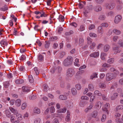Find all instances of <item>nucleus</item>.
Listing matches in <instances>:
<instances>
[{"mask_svg":"<svg viewBox=\"0 0 123 123\" xmlns=\"http://www.w3.org/2000/svg\"><path fill=\"white\" fill-rule=\"evenodd\" d=\"M75 73V72L73 69L71 68L68 69L66 71V78L67 79H69Z\"/></svg>","mask_w":123,"mask_h":123,"instance_id":"1","label":"nucleus"},{"mask_svg":"<svg viewBox=\"0 0 123 123\" xmlns=\"http://www.w3.org/2000/svg\"><path fill=\"white\" fill-rule=\"evenodd\" d=\"M73 59L72 57L68 56L63 62V64L66 66L70 65L73 62Z\"/></svg>","mask_w":123,"mask_h":123,"instance_id":"2","label":"nucleus"},{"mask_svg":"<svg viewBox=\"0 0 123 123\" xmlns=\"http://www.w3.org/2000/svg\"><path fill=\"white\" fill-rule=\"evenodd\" d=\"M115 77L116 76L114 75L113 74L111 73H108L106 75V80L107 81H109L111 80Z\"/></svg>","mask_w":123,"mask_h":123,"instance_id":"3","label":"nucleus"},{"mask_svg":"<svg viewBox=\"0 0 123 123\" xmlns=\"http://www.w3.org/2000/svg\"><path fill=\"white\" fill-rule=\"evenodd\" d=\"M122 19V16L120 15H118L115 17L114 22L115 24H117L120 22Z\"/></svg>","mask_w":123,"mask_h":123,"instance_id":"4","label":"nucleus"},{"mask_svg":"<svg viewBox=\"0 0 123 123\" xmlns=\"http://www.w3.org/2000/svg\"><path fill=\"white\" fill-rule=\"evenodd\" d=\"M67 115L66 117L65 120L67 122H69L70 120V112L69 110H68L67 112Z\"/></svg>","mask_w":123,"mask_h":123,"instance_id":"5","label":"nucleus"},{"mask_svg":"<svg viewBox=\"0 0 123 123\" xmlns=\"http://www.w3.org/2000/svg\"><path fill=\"white\" fill-rule=\"evenodd\" d=\"M97 32L98 35H102L104 33V30L102 27L98 26V28Z\"/></svg>","mask_w":123,"mask_h":123,"instance_id":"6","label":"nucleus"},{"mask_svg":"<svg viewBox=\"0 0 123 123\" xmlns=\"http://www.w3.org/2000/svg\"><path fill=\"white\" fill-rule=\"evenodd\" d=\"M107 8L110 9H113L115 6V5L114 3H110L109 4H107L106 5Z\"/></svg>","mask_w":123,"mask_h":123,"instance_id":"7","label":"nucleus"},{"mask_svg":"<svg viewBox=\"0 0 123 123\" xmlns=\"http://www.w3.org/2000/svg\"><path fill=\"white\" fill-rule=\"evenodd\" d=\"M93 106V103H90L89 105L84 110L85 112L87 113L89 110H91Z\"/></svg>","mask_w":123,"mask_h":123,"instance_id":"8","label":"nucleus"},{"mask_svg":"<svg viewBox=\"0 0 123 123\" xmlns=\"http://www.w3.org/2000/svg\"><path fill=\"white\" fill-rule=\"evenodd\" d=\"M110 105L109 103H106L104 107L105 108H102V110L103 111H105L107 114L109 113L107 109L109 107Z\"/></svg>","mask_w":123,"mask_h":123,"instance_id":"9","label":"nucleus"},{"mask_svg":"<svg viewBox=\"0 0 123 123\" xmlns=\"http://www.w3.org/2000/svg\"><path fill=\"white\" fill-rule=\"evenodd\" d=\"M21 100L19 99H17L15 101V105L18 107L20 106L21 104Z\"/></svg>","mask_w":123,"mask_h":123,"instance_id":"10","label":"nucleus"},{"mask_svg":"<svg viewBox=\"0 0 123 123\" xmlns=\"http://www.w3.org/2000/svg\"><path fill=\"white\" fill-rule=\"evenodd\" d=\"M66 110L67 109L66 108L64 107L62 109L57 110H56V112L58 113H65L66 112Z\"/></svg>","mask_w":123,"mask_h":123,"instance_id":"11","label":"nucleus"},{"mask_svg":"<svg viewBox=\"0 0 123 123\" xmlns=\"http://www.w3.org/2000/svg\"><path fill=\"white\" fill-rule=\"evenodd\" d=\"M118 47L117 46L113 47V50L114 51V54H116L117 53H120L121 51L120 49H118Z\"/></svg>","mask_w":123,"mask_h":123,"instance_id":"12","label":"nucleus"},{"mask_svg":"<svg viewBox=\"0 0 123 123\" xmlns=\"http://www.w3.org/2000/svg\"><path fill=\"white\" fill-rule=\"evenodd\" d=\"M16 118L18 120H22L23 118L21 114L18 113V112L16 114Z\"/></svg>","mask_w":123,"mask_h":123,"instance_id":"13","label":"nucleus"},{"mask_svg":"<svg viewBox=\"0 0 123 123\" xmlns=\"http://www.w3.org/2000/svg\"><path fill=\"white\" fill-rule=\"evenodd\" d=\"M99 55V53L98 52H95L93 54H91L90 55V56L92 57L96 58L98 57Z\"/></svg>","mask_w":123,"mask_h":123,"instance_id":"14","label":"nucleus"},{"mask_svg":"<svg viewBox=\"0 0 123 123\" xmlns=\"http://www.w3.org/2000/svg\"><path fill=\"white\" fill-rule=\"evenodd\" d=\"M94 10L96 12H99L102 10V8L100 6H95L94 8Z\"/></svg>","mask_w":123,"mask_h":123,"instance_id":"15","label":"nucleus"},{"mask_svg":"<svg viewBox=\"0 0 123 123\" xmlns=\"http://www.w3.org/2000/svg\"><path fill=\"white\" fill-rule=\"evenodd\" d=\"M88 88L90 91H93L94 90V87L93 85L92 84H90L88 85Z\"/></svg>","mask_w":123,"mask_h":123,"instance_id":"16","label":"nucleus"},{"mask_svg":"<svg viewBox=\"0 0 123 123\" xmlns=\"http://www.w3.org/2000/svg\"><path fill=\"white\" fill-rule=\"evenodd\" d=\"M113 31L114 33L117 35H119L120 34L121 32V31L116 29H113Z\"/></svg>","mask_w":123,"mask_h":123,"instance_id":"17","label":"nucleus"},{"mask_svg":"<svg viewBox=\"0 0 123 123\" xmlns=\"http://www.w3.org/2000/svg\"><path fill=\"white\" fill-rule=\"evenodd\" d=\"M98 74L96 73H93L91 76V79L93 80L94 78H97Z\"/></svg>","mask_w":123,"mask_h":123,"instance_id":"18","label":"nucleus"},{"mask_svg":"<svg viewBox=\"0 0 123 123\" xmlns=\"http://www.w3.org/2000/svg\"><path fill=\"white\" fill-rule=\"evenodd\" d=\"M0 43L1 45H3L4 46H7L8 44L7 42L5 40H1L0 42Z\"/></svg>","mask_w":123,"mask_h":123,"instance_id":"19","label":"nucleus"},{"mask_svg":"<svg viewBox=\"0 0 123 123\" xmlns=\"http://www.w3.org/2000/svg\"><path fill=\"white\" fill-rule=\"evenodd\" d=\"M9 108L11 112L15 114H16L18 112V111L17 110L12 107H10Z\"/></svg>","mask_w":123,"mask_h":123,"instance_id":"20","label":"nucleus"},{"mask_svg":"<svg viewBox=\"0 0 123 123\" xmlns=\"http://www.w3.org/2000/svg\"><path fill=\"white\" fill-rule=\"evenodd\" d=\"M33 112L35 113L39 114L40 113V109L37 107H35L34 109Z\"/></svg>","mask_w":123,"mask_h":123,"instance_id":"21","label":"nucleus"},{"mask_svg":"<svg viewBox=\"0 0 123 123\" xmlns=\"http://www.w3.org/2000/svg\"><path fill=\"white\" fill-rule=\"evenodd\" d=\"M22 90L23 92H29L30 91L29 88L27 87L23 86L22 87Z\"/></svg>","mask_w":123,"mask_h":123,"instance_id":"22","label":"nucleus"},{"mask_svg":"<svg viewBox=\"0 0 123 123\" xmlns=\"http://www.w3.org/2000/svg\"><path fill=\"white\" fill-rule=\"evenodd\" d=\"M110 48V46L108 45H105L104 48V50L105 52H107Z\"/></svg>","mask_w":123,"mask_h":123,"instance_id":"23","label":"nucleus"},{"mask_svg":"<svg viewBox=\"0 0 123 123\" xmlns=\"http://www.w3.org/2000/svg\"><path fill=\"white\" fill-rule=\"evenodd\" d=\"M118 94L117 93H115L111 97V99L112 100L115 99L117 97Z\"/></svg>","mask_w":123,"mask_h":123,"instance_id":"24","label":"nucleus"},{"mask_svg":"<svg viewBox=\"0 0 123 123\" xmlns=\"http://www.w3.org/2000/svg\"><path fill=\"white\" fill-rule=\"evenodd\" d=\"M85 29V25H80L79 30L80 31H84Z\"/></svg>","mask_w":123,"mask_h":123,"instance_id":"25","label":"nucleus"},{"mask_svg":"<svg viewBox=\"0 0 123 123\" xmlns=\"http://www.w3.org/2000/svg\"><path fill=\"white\" fill-rule=\"evenodd\" d=\"M98 112L97 111H93L92 114V116L94 118H96L97 117Z\"/></svg>","mask_w":123,"mask_h":123,"instance_id":"26","label":"nucleus"},{"mask_svg":"<svg viewBox=\"0 0 123 123\" xmlns=\"http://www.w3.org/2000/svg\"><path fill=\"white\" fill-rule=\"evenodd\" d=\"M106 55L107 54L106 53H101L100 55L101 58L102 60H105Z\"/></svg>","mask_w":123,"mask_h":123,"instance_id":"27","label":"nucleus"},{"mask_svg":"<svg viewBox=\"0 0 123 123\" xmlns=\"http://www.w3.org/2000/svg\"><path fill=\"white\" fill-rule=\"evenodd\" d=\"M114 62V59L113 58H111L109 59L107 61V62L109 64L113 63Z\"/></svg>","mask_w":123,"mask_h":123,"instance_id":"28","label":"nucleus"},{"mask_svg":"<svg viewBox=\"0 0 123 123\" xmlns=\"http://www.w3.org/2000/svg\"><path fill=\"white\" fill-rule=\"evenodd\" d=\"M45 43V47L46 48H49L50 44V42L48 41H46Z\"/></svg>","mask_w":123,"mask_h":123,"instance_id":"29","label":"nucleus"},{"mask_svg":"<svg viewBox=\"0 0 123 123\" xmlns=\"http://www.w3.org/2000/svg\"><path fill=\"white\" fill-rule=\"evenodd\" d=\"M58 19L60 22H63L64 20V16L60 15H59Z\"/></svg>","mask_w":123,"mask_h":123,"instance_id":"30","label":"nucleus"},{"mask_svg":"<svg viewBox=\"0 0 123 123\" xmlns=\"http://www.w3.org/2000/svg\"><path fill=\"white\" fill-rule=\"evenodd\" d=\"M93 8L92 5L91 4H89L87 7V9L89 10H92Z\"/></svg>","mask_w":123,"mask_h":123,"instance_id":"31","label":"nucleus"},{"mask_svg":"<svg viewBox=\"0 0 123 123\" xmlns=\"http://www.w3.org/2000/svg\"><path fill=\"white\" fill-rule=\"evenodd\" d=\"M27 106V104L26 103H24L21 105V108L22 110H24L25 109Z\"/></svg>","mask_w":123,"mask_h":123,"instance_id":"32","label":"nucleus"},{"mask_svg":"<svg viewBox=\"0 0 123 123\" xmlns=\"http://www.w3.org/2000/svg\"><path fill=\"white\" fill-rule=\"evenodd\" d=\"M38 60L40 61H42L43 60V57L41 54L39 55L38 57Z\"/></svg>","mask_w":123,"mask_h":123,"instance_id":"33","label":"nucleus"},{"mask_svg":"<svg viewBox=\"0 0 123 123\" xmlns=\"http://www.w3.org/2000/svg\"><path fill=\"white\" fill-rule=\"evenodd\" d=\"M8 9V7L6 5H5L4 6L0 8V10L3 11L7 10Z\"/></svg>","mask_w":123,"mask_h":123,"instance_id":"34","label":"nucleus"},{"mask_svg":"<svg viewBox=\"0 0 123 123\" xmlns=\"http://www.w3.org/2000/svg\"><path fill=\"white\" fill-rule=\"evenodd\" d=\"M94 94L98 96H101L102 94L101 92L98 91H95L94 92Z\"/></svg>","mask_w":123,"mask_h":123,"instance_id":"35","label":"nucleus"},{"mask_svg":"<svg viewBox=\"0 0 123 123\" xmlns=\"http://www.w3.org/2000/svg\"><path fill=\"white\" fill-rule=\"evenodd\" d=\"M71 92L72 94L74 95H76L77 93V90L74 88H73L72 89Z\"/></svg>","mask_w":123,"mask_h":123,"instance_id":"36","label":"nucleus"},{"mask_svg":"<svg viewBox=\"0 0 123 123\" xmlns=\"http://www.w3.org/2000/svg\"><path fill=\"white\" fill-rule=\"evenodd\" d=\"M105 18V16L104 15H101L99 16L98 17L99 19L101 20H104Z\"/></svg>","mask_w":123,"mask_h":123,"instance_id":"37","label":"nucleus"},{"mask_svg":"<svg viewBox=\"0 0 123 123\" xmlns=\"http://www.w3.org/2000/svg\"><path fill=\"white\" fill-rule=\"evenodd\" d=\"M62 68L60 67H58L55 70V71L58 73H60L62 71Z\"/></svg>","mask_w":123,"mask_h":123,"instance_id":"38","label":"nucleus"},{"mask_svg":"<svg viewBox=\"0 0 123 123\" xmlns=\"http://www.w3.org/2000/svg\"><path fill=\"white\" fill-rule=\"evenodd\" d=\"M99 86L100 88H105L106 87L105 84L103 83H100L99 84Z\"/></svg>","mask_w":123,"mask_h":123,"instance_id":"39","label":"nucleus"},{"mask_svg":"<svg viewBox=\"0 0 123 123\" xmlns=\"http://www.w3.org/2000/svg\"><path fill=\"white\" fill-rule=\"evenodd\" d=\"M59 98L60 99L63 100H65L67 99L66 96L63 95H60L59 96Z\"/></svg>","mask_w":123,"mask_h":123,"instance_id":"40","label":"nucleus"},{"mask_svg":"<svg viewBox=\"0 0 123 123\" xmlns=\"http://www.w3.org/2000/svg\"><path fill=\"white\" fill-rule=\"evenodd\" d=\"M55 111V109L54 106H51L50 107V111L51 113H54Z\"/></svg>","mask_w":123,"mask_h":123,"instance_id":"41","label":"nucleus"},{"mask_svg":"<svg viewBox=\"0 0 123 123\" xmlns=\"http://www.w3.org/2000/svg\"><path fill=\"white\" fill-rule=\"evenodd\" d=\"M75 62L74 63V65L76 66L79 67L80 66V65L78 63L79 62V59L77 58H76L75 60Z\"/></svg>","mask_w":123,"mask_h":123,"instance_id":"42","label":"nucleus"},{"mask_svg":"<svg viewBox=\"0 0 123 123\" xmlns=\"http://www.w3.org/2000/svg\"><path fill=\"white\" fill-rule=\"evenodd\" d=\"M29 80L30 82L32 83L34 82V80L31 75H30L29 76Z\"/></svg>","mask_w":123,"mask_h":123,"instance_id":"43","label":"nucleus"},{"mask_svg":"<svg viewBox=\"0 0 123 123\" xmlns=\"http://www.w3.org/2000/svg\"><path fill=\"white\" fill-rule=\"evenodd\" d=\"M41 121V120L40 118H37L35 119L34 123H40Z\"/></svg>","mask_w":123,"mask_h":123,"instance_id":"44","label":"nucleus"},{"mask_svg":"<svg viewBox=\"0 0 123 123\" xmlns=\"http://www.w3.org/2000/svg\"><path fill=\"white\" fill-rule=\"evenodd\" d=\"M5 113L7 117H9L11 115V113L8 110H7L5 111Z\"/></svg>","mask_w":123,"mask_h":123,"instance_id":"45","label":"nucleus"},{"mask_svg":"<svg viewBox=\"0 0 123 123\" xmlns=\"http://www.w3.org/2000/svg\"><path fill=\"white\" fill-rule=\"evenodd\" d=\"M89 35L91 37H96L97 36L96 34L92 33H90L89 34Z\"/></svg>","mask_w":123,"mask_h":123,"instance_id":"46","label":"nucleus"},{"mask_svg":"<svg viewBox=\"0 0 123 123\" xmlns=\"http://www.w3.org/2000/svg\"><path fill=\"white\" fill-rule=\"evenodd\" d=\"M75 87L78 90H80L81 88V86L80 85L78 84L75 85Z\"/></svg>","mask_w":123,"mask_h":123,"instance_id":"47","label":"nucleus"},{"mask_svg":"<svg viewBox=\"0 0 123 123\" xmlns=\"http://www.w3.org/2000/svg\"><path fill=\"white\" fill-rule=\"evenodd\" d=\"M57 39V37H50L49 39L51 41H54L56 40Z\"/></svg>","mask_w":123,"mask_h":123,"instance_id":"48","label":"nucleus"},{"mask_svg":"<svg viewBox=\"0 0 123 123\" xmlns=\"http://www.w3.org/2000/svg\"><path fill=\"white\" fill-rule=\"evenodd\" d=\"M123 109V106L122 105H120L117 106L116 109L117 111L122 110Z\"/></svg>","mask_w":123,"mask_h":123,"instance_id":"49","label":"nucleus"},{"mask_svg":"<svg viewBox=\"0 0 123 123\" xmlns=\"http://www.w3.org/2000/svg\"><path fill=\"white\" fill-rule=\"evenodd\" d=\"M114 14V12L112 11H111L109 12H108L106 14V16H111L113 15Z\"/></svg>","mask_w":123,"mask_h":123,"instance_id":"50","label":"nucleus"},{"mask_svg":"<svg viewBox=\"0 0 123 123\" xmlns=\"http://www.w3.org/2000/svg\"><path fill=\"white\" fill-rule=\"evenodd\" d=\"M4 86L5 88H7L9 85V83L8 81H6L3 83Z\"/></svg>","mask_w":123,"mask_h":123,"instance_id":"51","label":"nucleus"},{"mask_svg":"<svg viewBox=\"0 0 123 123\" xmlns=\"http://www.w3.org/2000/svg\"><path fill=\"white\" fill-rule=\"evenodd\" d=\"M43 90L45 91H47L49 89L48 86L46 84H44L43 85Z\"/></svg>","mask_w":123,"mask_h":123,"instance_id":"52","label":"nucleus"},{"mask_svg":"<svg viewBox=\"0 0 123 123\" xmlns=\"http://www.w3.org/2000/svg\"><path fill=\"white\" fill-rule=\"evenodd\" d=\"M102 67L104 68H109L111 67V65L106 63H105L102 65Z\"/></svg>","mask_w":123,"mask_h":123,"instance_id":"53","label":"nucleus"},{"mask_svg":"<svg viewBox=\"0 0 123 123\" xmlns=\"http://www.w3.org/2000/svg\"><path fill=\"white\" fill-rule=\"evenodd\" d=\"M84 39L83 38H80L79 42V44L81 46L84 43Z\"/></svg>","mask_w":123,"mask_h":123,"instance_id":"54","label":"nucleus"},{"mask_svg":"<svg viewBox=\"0 0 123 123\" xmlns=\"http://www.w3.org/2000/svg\"><path fill=\"white\" fill-rule=\"evenodd\" d=\"M101 105V102H98L96 103V105L95 106V107L96 108H98L99 106L100 107Z\"/></svg>","mask_w":123,"mask_h":123,"instance_id":"55","label":"nucleus"},{"mask_svg":"<svg viewBox=\"0 0 123 123\" xmlns=\"http://www.w3.org/2000/svg\"><path fill=\"white\" fill-rule=\"evenodd\" d=\"M81 99L83 100H88L89 98L86 96H82L81 97Z\"/></svg>","mask_w":123,"mask_h":123,"instance_id":"56","label":"nucleus"},{"mask_svg":"<svg viewBox=\"0 0 123 123\" xmlns=\"http://www.w3.org/2000/svg\"><path fill=\"white\" fill-rule=\"evenodd\" d=\"M95 28V26L93 24H91L89 26V29L90 30L94 29Z\"/></svg>","mask_w":123,"mask_h":123,"instance_id":"57","label":"nucleus"},{"mask_svg":"<svg viewBox=\"0 0 123 123\" xmlns=\"http://www.w3.org/2000/svg\"><path fill=\"white\" fill-rule=\"evenodd\" d=\"M118 43L120 47L123 48V42L122 40H119L118 42Z\"/></svg>","mask_w":123,"mask_h":123,"instance_id":"58","label":"nucleus"},{"mask_svg":"<svg viewBox=\"0 0 123 123\" xmlns=\"http://www.w3.org/2000/svg\"><path fill=\"white\" fill-rule=\"evenodd\" d=\"M101 26L103 27H107L108 26V24L106 23H103L101 24Z\"/></svg>","mask_w":123,"mask_h":123,"instance_id":"59","label":"nucleus"},{"mask_svg":"<svg viewBox=\"0 0 123 123\" xmlns=\"http://www.w3.org/2000/svg\"><path fill=\"white\" fill-rule=\"evenodd\" d=\"M73 31L71 30L70 31L68 32H66L65 33V34L66 35L68 36L73 34Z\"/></svg>","mask_w":123,"mask_h":123,"instance_id":"60","label":"nucleus"},{"mask_svg":"<svg viewBox=\"0 0 123 123\" xmlns=\"http://www.w3.org/2000/svg\"><path fill=\"white\" fill-rule=\"evenodd\" d=\"M96 43H95L94 42L92 43V45L90 47V48L91 49H93Z\"/></svg>","mask_w":123,"mask_h":123,"instance_id":"61","label":"nucleus"},{"mask_svg":"<svg viewBox=\"0 0 123 123\" xmlns=\"http://www.w3.org/2000/svg\"><path fill=\"white\" fill-rule=\"evenodd\" d=\"M47 95L48 96L49 98H50L51 99H53L54 98V96L53 95H52V94L50 93H48Z\"/></svg>","mask_w":123,"mask_h":123,"instance_id":"62","label":"nucleus"},{"mask_svg":"<svg viewBox=\"0 0 123 123\" xmlns=\"http://www.w3.org/2000/svg\"><path fill=\"white\" fill-rule=\"evenodd\" d=\"M87 43L88 44H90L92 42L91 39L89 37H88L87 38Z\"/></svg>","mask_w":123,"mask_h":123,"instance_id":"63","label":"nucleus"},{"mask_svg":"<svg viewBox=\"0 0 123 123\" xmlns=\"http://www.w3.org/2000/svg\"><path fill=\"white\" fill-rule=\"evenodd\" d=\"M53 123H59V122L58 119L55 118L53 120Z\"/></svg>","mask_w":123,"mask_h":123,"instance_id":"64","label":"nucleus"}]
</instances>
